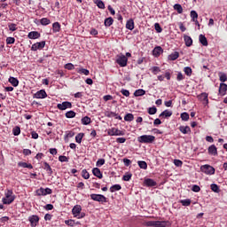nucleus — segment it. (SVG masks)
I'll return each instance as SVG.
<instances>
[{"label": "nucleus", "instance_id": "bb28decb", "mask_svg": "<svg viewBox=\"0 0 227 227\" xmlns=\"http://www.w3.org/2000/svg\"><path fill=\"white\" fill-rule=\"evenodd\" d=\"M43 169H45L50 176L52 175V168H51V165L47 162H43Z\"/></svg>", "mask_w": 227, "mask_h": 227}, {"label": "nucleus", "instance_id": "bf43d9fd", "mask_svg": "<svg viewBox=\"0 0 227 227\" xmlns=\"http://www.w3.org/2000/svg\"><path fill=\"white\" fill-rule=\"evenodd\" d=\"M65 68H66L67 70H74L75 67H74V64H72V63H67V64L65 65Z\"/></svg>", "mask_w": 227, "mask_h": 227}, {"label": "nucleus", "instance_id": "13d9d810", "mask_svg": "<svg viewBox=\"0 0 227 227\" xmlns=\"http://www.w3.org/2000/svg\"><path fill=\"white\" fill-rule=\"evenodd\" d=\"M97 6L99 7L101 10H104V8H106V4H104V2H102V0H98L97 2Z\"/></svg>", "mask_w": 227, "mask_h": 227}, {"label": "nucleus", "instance_id": "cd10ccee", "mask_svg": "<svg viewBox=\"0 0 227 227\" xmlns=\"http://www.w3.org/2000/svg\"><path fill=\"white\" fill-rule=\"evenodd\" d=\"M126 29H129V31H132L134 29V20H129L126 23Z\"/></svg>", "mask_w": 227, "mask_h": 227}, {"label": "nucleus", "instance_id": "c9c22d12", "mask_svg": "<svg viewBox=\"0 0 227 227\" xmlns=\"http://www.w3.org/2000/svg\"><path fill=\"white\" fill-rule=\"evenodd\" d=\"M83 137H84V133H79L78 135H76L75 137L76 143H79V145H81V143H82Z\"/></svg>", "mask_w": 227, "mask_h": 227}, {"label": "nucleus", "instance_id": "603ef678", "mask_svg": "<svg viewBox=\"0 0 227 227\" xmlns=\"http://www.w3.org/2000/svg\"><path fill=\"white\" fill-rule=\"evenodd\" d=\"M151 70H152V72H153V74L154 75H157V74H159V72H160V67H153L151 68Z\"/></svg>", "mask_w": 227, "mask_h": 227}, {"label": "nucleus", "instance_id": "423d86ee", "mask_svg": "<svg viewBox=\"0 0 227 227\" xmlns=\"http://www.w3.org/2000/svg\"><path fill=\"white\" fill-rule=\"evenodd\" d=\"M127 61H129V59L125 57L123 54L117 55L116 63L117 65L121 67H125L127 65Z\"/></svg>", "mask_w": 227, "mask_h": 227}, {"label": "nucleus", "instance_id": "7c9ffc66", "mask_svg": "<svg viewBox=\"0 0 227 227\" xmlns=\"http://www.w3.org/2000/svg\"><path fill=\"white\" fill-rule=\"evenodd\" d=\"M113 22H114V20H113L111 17L106 18V19L105 20V26H106V27H110V26H113Z\"/></svg>", "mask_w": 227, "mask_h": 227}, {"label": "nucleus", "instance_id": "49530a36", "mask_svg": "<svg viewBox=\"0 0 227 227\" xmlns=\"http://www.w3.org/2000/svg\"><path fill=\"white\" fill-rule=\"evenodd\" d=\"M13 136H19L20 134V127L16 126L12 129Z\"/></svg>", "mask_w": 227, "mask_h": 227}, {"label": "nucleus", "instance_id": "20e7f679", "mask_svg": "<svg viewBox=\"0 0 227 227\" xmlns=\"http://www.w3.org/2000/svg\"><path fill=\"white\" fill-rule=\"evenodd\" d=\"M90 198L93 200V201H98L99 203H107V198L106 196L101 194H90Z\"/></svg>", "mask_w": 227, "mask_h": 227}, {"label": "nucleus", "instance_id": "c03bdc74", "mask_svg": "<svg viewBox=\"0 0 227 227\" xmlns=\"http://www.w3.org/2000/svg\"><path fill=\"white\" fill-rule=\"evenodd\" d=\"M190 15L193 22L194 20H198V12L196 11H191Z\"/></svg>", "mask_w": 227, "mask_h": 227}, {"label": "nucleus", "instance_id": "a211bd4d", "mask_svg": "<svg viewBox=\"0 0 227 227\" xmlns=\"http://www.w3.org/2000/svg\"><path fill=\"white\" fill-rule=\"evenodd\" d=\"M28 38L30 40H36V38H40V33H38L36 31H32V32L28 33Z\"/></svg>", "mask_w": 227, "mask_h": 227}, {"label": "nucleus", "instance_id": "393cba45", "mask_svg": "<svg viewBox=\"0 0 227 227\" xmlns=\"http://www.w3.org/2000/svg\"><path fill=\"white\" fill-rule=\"evenodd\" d=\"M199 40L204 45V47H207L208 45V41L207 40V37L205 35H200Z\"/></svg>", "mask_w": 227, "mask_h": 227}, {"label": "nucleus", "instance_id": "b1692460", "mask_svg": "<svg viewBox=\"0 0 227 227\" xmlns=\"http://www.w3.org/2000/svg\"><path fill=\"white\" fill-rule=\"evenodd\" d=\"M92 173H93L94 176H97V178H102V172L100 171V168H94L92 169Z\"/></svg>", "mask_w": 227, "mask_h": 227}, {"label": "nucleus", "instance_id": "72a5a7b5", "mask_svg": "<svg viewBox=\"0 0 227 227\" xmlns=\"http://www.w3.org/2000/svg\"><path fill=\"white\" fill-rule=\"evenodd\" d=\"M116 191H121V185H120V184H114L110 188V192H116Z\"/></svg>", "mask_w": 227, "mask_h": 227}, {"label": "nucleus", "instance_id": "f03ea898", "mask_svg": "<svg viewBox=\"0 0 227 227\" xmlns=\"http://www.w3.org/2000/svg\"><path fill=\"white\" fill-rule=\"evenodd\" d=\"M137 141L138 143L149 145L155 141V137L153 135H143L138 137Z\"/></svg>", "mask_w": 227, "mask_h": 227}, {"label": "nucleus", "instance_id": "6ab92c4d", "mask_svg": "<svg viewBox=\"0 0 227 227\" xmlns=\"http://www.w3.org/2000/svg\"><path fill=\"white\" fill-rule=\"evenodd\" d=\"M52 31L53 33H59V31H61V25L59 22H54L52 24Z\"/></svg>", "mask_w": 227, "mask_h": 227}, {"label": "nucleus", "instance_id": "9d476101", "mask_svg": "<svg viewBox=\"0 0 227 227\" xmlns=\"http://www.w3.org/2000/svg\"><path fill=\"white\" fill-rule=\"evenodd\" d=\"M28 221L32 227L37 226L38 223H40V217L36 215H33L28 217Z\"/></svg>", "mask_w": 227, "mask_h": 227}, {"label": "nucleus", "instance_id": "4468645a", "mask_svg": "<svg viewBox=\"0 0 227 227\" xmlns=\"http://www.w3.org/2000/svg\"><path fill=\"white\" fill-rule=\"evenodd\" d=\"M162 52H164V50H162V47L160 46H156L153 51V55L155 58H159V56H160V54H162Z\"/></svg>", "mask_w": 227, "mask_h": 227}, {"label": "nucleus", "instance_id": "c756f323", "mask_svg": "<svg viewBox=\"0 0 227 227\" xmlns=\"http://www.w3.org/2000/svg\"><path fill=\"white\" fill-rule=\"evenodd\" d=\"M173 115V112L169 111V110H165L163 111L160 114V117L165 116V118H169L170 116Z\"/></svg>", "mask_w": 227, "mask_h": 227}, {"label": "nucleus", "instance_id": "4d7b16f0", "mask_svg": "<svg viewBox=\"0 0 227 227\" xmlns=\"http://www.w3.org/2000/svg\"><path fill=\"white\" fill-rule=\"evenodd\" d=\"M211 191H213V192H219V186L215 184H211Z\"/></svg>", "mask_w": 227, "mask_h": 227}, {"label": "nucleus", "instance_id": "0e129e2a", "mask_svg": "<svg viewBox=\"0 0 227 227\" xmlns=\"http://www.w3.org/2000/svg\"><path fill=\"white\" fill-rule=\"evenodd\" d=\"M121 93L124 96V97H130V92L125 89H122L121 90Z\"/></svg>", "mask_w": 227, "mask_h": 227}, {"label": "nucleus", "instance_id": "7ed1b4c3", "mask_svg": "<svg viewBox=\"0 0 227 227\" xmlns=\"http://www.w3.org/2000/svg\"><path fill=\"white\" fill-rule=\"evenodd\" d=\"M200 171L205 173V175H214L215 173V168L210 165H203L200 167Z\"/></svg>", "mask_w": 227, "mask_h": 227}, {"label": "nucleus", "instance_id": "69168bd1", "mask_svg": "<svg viewBox=\"0 0 227 227\" xmlns=\"http://www.w3.org/2000/svg\"><path fill=\"white\" fill-rule=\"evenodd\" d=\"M192 191H193V192H200V191H201V188H200L199 185L194 184L192 188Z\"/></svg>", "mask_w": 227, "mask_h": 227}, {"label": "nucleus", "instance_id": "774afa93", "mask_svg": "<svg viewBox=\"0 0 227 227\" xmlns=\"http://www.w3.org/2000/svg\"><path fill=\"white\" fill-rule=\"evenodd\" d=\"M125 141H127V138H125V137L116 138V143L123 144V143H125Z\"/></svg>", "mask_w": 227, "mask_h": 227}, {"label": "nucleus", "instance_id": "a19ab883", "mask_svg": "<svg viewBox=\"0 0 227 227\" xmlns=\"http://www.w3.org/2000/svg\"><path fill=\"white\" fill-rule=\"evenodd\" d=\"M218 75H219V79H220L221 82H226V81H227L226 74L219 73Z\"/></svg>", "mask_w": 227, "mask_h": 227}, {"label": "nucleus", "instance_id": "aec40b11", "mask_svg": "<svg viewBox=\"0 0 227 227\" xmlns=\"http://www.w3.org/2000/svg\"><path fill=\"white\" fill-rule=\"evenodd\" d=\"M179 130L182 134H191V128L189 126H180Z\"/></svg>", "mask_w": 227, "mask_h": 227}, {"label": "nucleus", "instance_id": "412c9836", "mask_svg": "<svg viewBox=\"0 0 227 227\" xmlns=\"http://www.w3.org/2000/svg\"><path fill=\"white\" fill-rule=\"evenodd\" d=\"M178 58H180V53H178V51H175L168 56L169 61H175L178 59Z\"/></svg>", "mask_w": 227, "mask_h": 227}, {"label": "nucleus", "instance_id": "79ce46f5", "mask_svg": "<svg viewBox=\"0 0 227 227\" xmlns=\"http://www.w3.org/2000/svg\"><path fill=\"white\" fill-rule=\"evenodd\" d=\"M184 72L188 77H191L192 75V69L189 67H184Z\"/></svg>", "mask_w": 227, "mask_h": 227}, {"label": "nucleus", "instance_id": "e433bc0d", "mask_svg": "<svg viewBox=\"0 0 227 227\" xmlns=\"http://www.w3.org/2000/svg\"><path fill=\"white\" fill-rule=\"evenodd\" d=\"M76 72L78 74H83V75H90V70L88 69L80 68V69H76Z\"/></svg>", "mask_w": 227, "mask_h": 227}, {"label": "nucleus", "instance_id": "4be33fe9", "mask_svg": "<svg viewBox=\"0 0 227 227\" xmlns=\"http://www.w3.org/2000/svg\"><path fill=\"white\" fill-rule=\"evenodd\" d=\"M184 40L186 47H191L192 45V38L189 35H184Z\"/></svg>", "mask_w": 227, "mask_h": 227}, {"label": "nucleus", "instance_id": "dca6fc26", "mask_svg": "<svg viewBox=\"0 0 227 227\" xmlns=\"http://www.w3.org/2000/svg\"><path fill=\"white\" fill-rule=\"evenodd\" d=\"M199 100H201V102H204V105L208 104V94L206 92L201 93L198 96Z\"/></svg>", "mask_w": 227, "mask_h": 227}, {"label": "nucleus", "instance_id": "a18cd8bd", "mask_svg": "<svg viewBox=\"0 0 227 227\" xmlns=\"http://www.w3.org/2000/svg\"><path fill=\"white\" fill-rule=\"evenodd\" d=\"M137 164L139 168H141V169H146L148 168V164H146V161H138Z\"/></svg>", "mask_w": 227, "mask_h": 227}, {"label": "nucleus", "instance_id": "0eeeda50", "mask_svg": "<svg viewBox=\"0 0 227 227\" xmlns=\"http://www.w3.org/2000/svg\"><path fill=\"white\" fill-rule=\"evenodd\" d=\"M35 194L37 196H47V194H52V190L51 188H39L36 190Z\"/></svg>", "mask_w": 227, "mask_h": 227}, {"label": "nucleus", "instance_id": "4c0bfd02", "mask_svg": "<svg viewBox=\"0 0 227 227\" xmlns=\"http://www.w3.org/2000/svg\"><path fill=\"white\" fill-rule=\"evenodd\" d=\"M42 26H49V24H51V20H49L48 18H43L40 20Z\"/></svg>", "mask_w": 227, "mask_h": 227}, {"label": "nucleus", "instance_id": "39448f33", "mask_svg": "<svg viewBox=\"0 0 227 227\" xmlns=\"http://www.w3.org/2000/svg\"><path fill=\"white\" fill-rule=\"evenodd\" d=\"M145 226H150V227H166V222L148 221V222H145Z\"/></svg>", "mask_w": 227, "mask_h": 227}, {"label": "nucleus", "instance_id": "09e8293b", "mask_svg": "<svg viewBox=\"0 0 227 227\" xmlns=\"http://www.w3.org/2000/svg\"><path fill=\"white\" fill-rule=\"evenodd\" d=\"M106 116L107 118H115V116H118V114H116L114 112H106Z\"/></svg>", "mask_w": 227, "mask_h": 227}, {"label": "nucleus", "instance_id": "2f4dec72", "mask_svg": "<svg viewBox=\"0 0 227 227\" xmlns=\"http://www.w3.org/2000/svg\"><path fill=\"white\" fill-rule=\"evenodd\" d=\"M174 10H176V12H177V13H184V8L182 7V5L180 4H176L174 5Z\"/></svg>", "mask_w": 227, "mask_h": 227}, {"label": "nucleus", "instance_id": "de8ad7c7", "mask_svg": "<svg viewBox=\"0 0 227 227\" xmlns=\"http://www.w3.org/2000/svg\"><path fill=\"white\" fill-rule=\"evenodd\" d=\"M66 118H75V112L68 111L66 113Z\"/></svg>", "mask_w": 227, "mask_h": 227}, {"label": "nucleus", "instance_id": "37998d69", "mask_svg": "<svg viewBox=\"0 0 227 227\" xmlns=\"http://www.w3.org/2000/svg\"><path fill=\"white\" fill-rule=\"evenodd\" d=\"M82 178H84V180H88L90 178V173L88 172V170L83 169L82 171Z\"/></svg>", "mask_w": 227, "mask_h": 227}, {"label": "nucleus", "instance_id": "a878e982", "mask_svg": "<svg viewBox=\"0 0 227 227\" xmlns=\"http://www.w3.org/2000/svg\"><path fill=\"white\" fill-rule=\"evenodd\" d=\"M146 91L143 89H138L134 92V97H143V95H145Z\"/></svg>", "mask_w": 227, "mask_h": 227}, {"label": "nucleus", "instance_id": "6e6552de", "mask_svg": "<svg viewBox=\"0 0 227 227\" xmlns=\"http://www.w3.org/2000/svg\"><path fill=\"white\" fill-rule=\"evenodd\" d=\"M58 109L59 111H65L67 109H72V103L69 101H64L61 104L57 105Z\"/></svg>", "mask_w": 227, "mask_h": 227}, {"label": "nucleus", "instance_id": "9b49d317", "mask_svg": "<svg viewBox=\"0 0 227 227\" xmlns=\"http://www.w3.org/2000/svg\"><path fill=\"white\" fill-rule=\"evenodd\" d=\"M43 47H45V41L34 43L31 47V51H40L43 49Z\"/></svg>", "mask_w": 227, "mask_h": 227}, {"label": "nucleus", "instance_id": "2eb2a0df", "mask_svg": "<svg viewBox=\"0 0 227 227\" xmlns=\"http://www.w3.org/2000/svg\"><path fill=\"white\" fill-rule=\"evenodd\" d=\"M207 153L209 155H213L214 157L217 156V147L215 145H210L207 148Z\"/></svg>", "mask_w": 227, "mask_h": 227}, {"label": "nucleus", "instance_id": "e2e57ef3", "mask_svg": "<svg viewBox=\"0 0 227 227\" xmlns=\"http://www.w3.org/2000/svg\"><path fill=\"white\" fill-rule=\"evenodd\" d=\"M154 27L157 33H162V27H160V25L159 23H155Z\"/></svg>", "mask_w": 227, "mask_h": 227}, {"label": "nucleus", "instance_id": "f704fd0d", "mask_svg": "<svg viewBox=\"0 0 227 227\" xmlns=\"http://www.w3.org/2000/svg\"><path fill=\"white\" fill-rule=\"evenodd\" d=\"M82 125H90L91 123V118L85 116L82 119Z\"/></svg>", "mask_w": 227, "mask_h": 227}, {"label": "nucleus", "instance_id": "8fccbe9b", "mask_svg": "<svg viewBox=\"0 0 227 227\" xmlns=\"http://www.w3.org/2000/svg\"><path fill=\"white\" fill-rule=\"evenodd\" d=\"M181 119L183 120V121H189V114H187L185 112L181 114Z\"/></svg>", "mask_w": 227, "mask_h": 227}, {"label": "nucleus", "instance_id": "1a4fd4ad", "mask_svg": "<svg viewBox=\"0 0 227 227\" xmlns=\"http://www.w3.org/2000/svg\"><path fill=\"white\" fill-rule=\"evenodd\" d=\"M108 136H125V132L116 129L112 128L107 130Z\"/></svg>", "mask_w": 227, "mask_h": 227}, {"label": "nucleus", "instance_id": "3c124183", "mask_svg": "<svg viewBox=\"0 0 227 227\" xmlns=\"http://www.w3.org/2000/svg\"><path fill=\"white\" fill-rule=\"evenodd\" d=\"M106 164V160L105 159H99L98 160L96 166L98 168H100V166H104Z\"/></svg>", "mask_w": 227, "mask_h": 227}, {"label": "nucleus", "instance_id": "58836bf2", "mask_svg": "<svg viewBox=\"0 0 227 227\" xmlns=\"http://www.w3.org/2000/svg\"><path fill=\"white\" fill-rule=\"evenodd\" d=\"M124 120H125V121H134V114H127L124 116Z\"/></svg>", "mask_w": 227, "mask_h": 227}, {"label": "nucleus", "instance_id": "680f3d73", "mask_svg": "<svg viewBox=\"0 0 227 227\" xmlns=\"http://www.w3.org/2000/svg\"><path fill=\"white\" fill-rule=\"evenodd\" d=\"M148 113H149L150 114H155L157 113V107H155V106L150 107V108L148 109Z\"/></svg>", "mask_w": 227, "mask_h": 227}, {"label": "nucleus", "instance_id": "864d4df0", "mask_svg": "<svg viewBox=\"0 0 227 227\" xmlns=\"http://www.w3.org/2000/svg\"><path fill=\"white\" fill-rule=\"evenodd\" d=\"M6 43H7V45H12V44L15 43V38L14 37H7Z\"/></svg>", "mask_w": 227, "mask_h": 227}, {"label": "nucleus", "instance_id": "f257e3e1", "mask_svg": "<svg viewBox=\"0 0 227 227\" xmlns=\"http://www.w3.org/2000/svg\"><path fill=\"white\" fill-rule=\"evenodd\" d=\"M4 205H12L13 201H15V195L13 194V191L7 190L5 192V198L3 199Z\"/></svg>", "mask_w": 227, "mask_h": 227}, {"label": "nucleus", "instance_id": "ddd939ff", "mask_svg": "<svg viewBox=\"0 0 227 227\" xmlns=\"http://www.w3.org/2000/svg\"><path fill=\"white\" fill-rule=\"evenodd\" d=\"M34 98H47V92H45L43 90H41L34 94Z\"/></svg>", "mask_w": 227, "mask_h": 227}, {"label": "nucleus", "instance_id": "473e14b6", "mask_svg": "<svg viewBox=\"0 0 227 227\" xmlns=\"http://www.w3.org/2000/svg\"><path fill=\"white\" fill-rule=\"evenodd\" d=\"M18 166H20V168H27V169H33V165H31L30 163L27 164V162H19Z\"/></svg>", "mask_w": 227, "mask_h": 227}, {"label": "nucleus", "instance_id": "ea45409f", "mask_svg": "<svg viewBox=\"0 0 227 227\" xmlns=\"http://www.w3.org/2000/svg\"><path fill=\"white\" fill-rule=\"evenodd\" d=\"M180 203L183 207H189L191 205V199L182 200Z\"/></svg>", "mask_w": 227, "mask_h": 227}, {"label": "nucleus", "instance_id": "6e6d98bb", "mask_svg": "<svg viewBox=\"0 0 227 227\" xmlns=\"http://www.w3.org/2000/svg\"><path fill=\"white\" fill-rule=\"evenodd\" d=\"M130 178H132V174H125L122 176V180H124V182H129L130 181Z\"/></svg>", "mask_w": 227, "mask_h": 227}, {"label": "nucleus", "instance_id": "5701e85b", "mask_svg": "<svg viewBox=\"0 0 227 227\" xmlns=\"http://www.w3.org/2000/svg\"><path fill=\"white\" fill-rule=\"evenodd\" d=\"M145 185H147V187H155V185H157V183L153 181V179H150V178L145 179Z\"/></svg>", "mask_w": 227, "mask_h": 227}, {"label": "nucleus", "instance_id": "5fc2aeb1", "mask_svg": "<svg viewBox=\"0 0 227 227\" xmlns=\"http://www.w3.org/2000/svg\"><path fill=\"white\" fill-rule=\"evenodd\" d=\"M8 27L10 31H17V24L10 23Z\"/></svg>", "mask_w": 227, "mask_h": 227}, {"label": "nucleus", "instance_id": "f8f14e48", "mask_svg": "<svg viewBox=\"0 0 227 227\" xmlns=\"http://www.w3.org/2000/svg\"><path fill=\"white\" fill-rule=\"evenodd\" d=\"M81 212H82V207L81 205H75L72 209V214L74 217H79Z\"/></svg>", "mask_w": 227, "mask_h": 227}, {"label": "nucleus", "instance_id": "c85d7f7f", "mask_svg": "<svg viewBox=\"0 0 227 227\" xmlns=\"http://www.w3.org/2000/svg\"><path fill=\"white\" fill-rule=\"evenodd\" d=\"M9 82L12 83V85L14 86V88H17V86H19V80L15 77H10Z\"/></svg>", "mask_w": 227, "mask_h": 227}, {"label": "nucleus", "instance_id": "338daca9", "mask_svg": "<svg viewBox=\"0 0 227 227\" xmlns=\"http://www.w3.org/2000/svg\"><path fill=\"white\" fill-rule=\"evenodd\" d=\"M59 162H68V158L67 156H59Z\"/></svg>", "mask_w": 227, "mask_h": 227}, {"label": "nucleus", "instance_id": "052dcab7", "mask_svg": "<svg viewBox=\"0 0 227 227\" xmlns=\"http://www.w3.org/2000/svg\"><path fill=\"white\" fill-rule=\"evenodd\" d=\"M174 164H175V166H176L177 168H182L184 162H182V160H174Z\"/></svg>", "mask_w": 227, "mask_h": 227}, {"label": "nucleus", "instance_id": "f3484780", "mask_svg": "<svg viewBox=\"0 0 227 227\" xmlns=\"http://www.w3.org/2000/svg\"><path fill=\"white\" fill-rule=\"evenodd\" d=\"M226 90H227L226 83H220V87H219L220 95H222V96L226 95Z\"/></svg>", "mask_w": 227, "mask_h": 227}]
</instances>
